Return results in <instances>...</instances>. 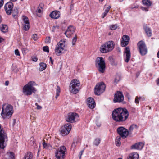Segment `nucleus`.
<instances>
[{
	"label": "nucleus",
	"mask_w": 159,
	"mask_h": 159,
	"mask_svg": "<svg viewBox=\"0 0 159 159\" xmlns=\"http://www.w3.org/2000/svg\"><path fill=\"white\" fill-rule=\"evenodd\" d=\"M129 116L128 111L125 108H118L114 109L112 112V118L116 122L125 121Z\"/></svg>",
	"instance_id": "f257e3e1"
},
{
	"label": "nucleus",
	"mask_w": 159,
	"mask_h": 159,
	"mask_svg": "<svg viewBox=\"0 0 159 159\" xmlns=\"http://www.w3.org/2000/svg\"><path fill=\"white\" fill-rule=\"evenodd\" d=\"M37 85L34 81H30L25 85L23 88V91L26 95H30L32 93H34L36 91V89L34 86Z\"/></svg>",
	"instance_id": "f03ea898"
},
{
	"label": "nucleus",
	"mask_w": 159,
	"mask_h": 159,
	"mask_svg": "<svg viewBox=\"0 0 159 159\" xmlns=\"http://www.w3.org/2000/svg\"><path fill=\"white\" fill-rule=\"evenodd\" d=\"M13 112V107L12 106L4 104L3 105L1 115L4 119L9 118L11 116Z\"/></svg>",
	"instance_id": "7ed1b4c3"
},
{
	"label": "nucleus",
	"mask_w": 159,
	"mask_h": 159,
	"mask_svg": "<svg viewBox=\"0 0 159 159\" xmlns=\"http://www.w3.org/2000/svg\"><path fill=\"white\" fill-rule=\"evenodd\" d=\"M80 83L78 80H72L70 82L69 86L70 92L74 94L77 93L80 90Z\"/></svg>",
	"instance_id": "20e7f679"
},
{
	"label": "nucleus",
	"mask_w": 159,
	"mask_h": 159,
	"mask_svg": "<svg viewBox=\"0 0 159 159\" xmlns=\"http://www.w3.org/2000/svg\"><path fill=\"white\" fill-rule=\"evenodd\" d=\"M114 44L112 41H109L104 43L100 48V51L102 53H107L110 52L114 48Z\"/></svg>",
	"instance_id": "39448f33"
},
{
	"label": "nucleus",
	"mask_w": 159,
	"mask_h": 159,
	"mask_svg": "<svg viewBox=\"0 0 159 159\" xmlns=\"http://www.w3.org/2000/svg\"><path fill=\"white\" fill-rule=\"evenodd\" d=\"M96 66L98 71L103 73L105 70L106 65L105 61L102 57H98L96 60Z\"/></svg>",
	"instance_id": "423d86ee"
},
{
	"label": "nucleus",
	"mask_w": 159,
	"mask_h": 159,
	"mask_svg": "<svg viewBox=\"0 0 159 159\" xmlns=\"http://www.w3.org/2000/svg\"><path fill=\"white\" fill-rule=\"evenodd\" d=\"M105 88V85L103 82L98 83L95 88V94L97 95H100L104 91Z\"/></svg>",
	"instance_id": "0eeeda50"
},
{
	"label": "nucleus",
	"mask_w": 159,
	"mask_h": 159,
	"mask_svg": "<svg viewBox=\"0 0 159 159\" xmlns=\"http://www.w3.org/2000/svg\"><path fill=\"white\" fill-rule=\"evenodd\" d=\"M72 128L71 124L68 123L66 124L60 129V133L63 136H65L68 135L71 130Z\"/></svg>",
	"instance_id": "6e6552de"
},
{
	"label": "nucleus",
	"mask_w": 159,
	"mask_h": 159,
	"mask_svg": "<svg viewBox=\"0 0 159 159\" xmlns=\"http://www.w3.org/2000/svg\"><path fill=\"white\" fill-rule=\"evenodd\" d=\"M66 151V149L65 146H61L57 150L56 153V157L57 159H63Z\"/></svg>",
	"instance_id": "1a4fd4ad"
},
{
	"label": "nucleus",
	"mask_w": 159,
	"mask_h": 159,
	"mask_svg": "<svg viewBox=\"0 0 159 159\" xmlns=\"http://www.w3.org/2000/svg\"><path fill=\"white\" fill-rule=\"evenodd\" d=\"M138 50L142 55H145L147 52V50L145 43L141 41L137 43Z\"/></svg>",
	"instance_id": "9d476101"
},
{
	"label": "nucleus",
	"mask_w": 159,
	"mask_h": 159,
	"mask_svg": "<svg viewBox=\"0 0 159 159\" xmlns=\"http://www.w3.org/2000/svg\"><path fill=\"white\" fill-rule=\"evenodd\" d=\"M79 120V116L77 114L75 113L70 112L68 114L66 121L68 122L73 123Z\"/></svg>",
	"instance_id": "9b49d317"
},
{
	"label": "nucleus",
	"mask_w": 159,
	"mask_h": 159,
	"mask_svg": "<svg viewBox=\"0 0 159 159\" xmlns=\"http://www.w3.org/2000/svg\"><path fill=\"white\" fill-rule=\"evenodd\" d=\"M65 41L61 40L57 45L55 48V52L57 55L59 56L62 53L65 46Z\"/></svg>",
	"instance_id": "f8f14e48"
},
{
	"label": "nucleus",
	"mask_w": 159,
	"mask_h": 159,
	"mask_svg": "<svg viewBox=\"0 0 159 159\" xmlns=\"http://www.w3.org/2000/svg\"><path fill=\"white\" fill-rule=\"evenodd\" d=\"M118 134L122 138H126L128 134L129 131L123 127H120L117 129Z\"/></svg>",
	"instance_id": "ddd939ff"
},
{
	"label": "nucleus",
	"mask_w": 159,
	"mask_h": 159,
	"mask_svg": "<svg viewBox=\"0 0 159 159\" xmlns=\"http://www.w3.org/2000/svg\"><path fill=\"white\" fill-rule=\"evenodd\" d=\"M124 100V96L121 92L117 91L115 94L114 101L115 102H120Z\"/></svg>",
	"instance_id": "4468645a"
},
{
	"label": "nucleus",
	"mask_w": 159,
	"mask_h": 159,
	"mask_svg": "<svg viewBox=\"0 0 159 159\" xmlns=\"http://www.w3.org/2000/svg\"><path fill=\"white\" fill-rule=\"evenodd\" d=\"M13 8V5L11 2H9L5 4L4 8L6 13L8 15H10Z\"/></svg>",
	"instance_id": "2eb2a0df"
},
{
	"label": "nucleus",
	"mask_w": 159,
	"mask_h": 159,
	"mask_svg": "<svg viewBox=\"0 0 159 159\" xmlns=\"http://www.w3.org/2000/svg\"><path fill=\"white\" fill-rule=\"evenodd\" d=\"M124 53L125 61L126 62H128L130 60L131 56L130 49L129 47H126L125 48Z\"/></svg>",
	"instance_id": "dca6fc26"
},
{
	"label": "nucleus",
	"mask_w": 159,
	"mask_h": 159,
	"mask_svg": "<svg viewBox=\"0 0 159 159\" xmlns=\"http://www.w3.org/2000/svg\"><path fill=\"white\" fill-rule=\"evenodd\" d=\"M75 32V28L72 26L70 25L65 32V34L67 37L70 38Z\"/></svg>",
	"instance_id": "f3484780"
},
{
	"label": "nucleus",
	"mask_w": 159,
	"mask_h": 159,
	"mask_svg": "<svg viewBox=\"0 0 159 159\" xmlns=\"http://www.w3.org/2000/svg\"><path fill=\"white\" fill-rule=\"evenodd\" d=\"M122 39V40L121 42V46L125 47L128 44L130 38L127 35H124L123 36Z\"/></svg>",
	"instance_id": "a211bd4d"
},
{
	"label": "nucleus",
	"mask_w": 159,
	"mask_h": 159,
	"mask_svg": "<svg viewBox=\"0 0 159 159\" xmlns=\"http://www.w3.org/2000/svg\"><path fill=\"white\" fill-rule=\"evenodd\" d=\"M88 105L89 107L91 109L94 108L95 106V103L93 98L89 97L88 98Z\"/></svg>",
	"instance_id": "6ab92c4d"
},
{
	"label": "nucleus",
	"mask_w": 159,
	"mask_h": 159,
	"mask_svg": "<svg viewBox=\"0 0 159 159\" xmlns=\"http://www.w3.org/2000/svg\"><path fill=\"white\" fill-rule=\"evenodd\" d=\"M144 146V144L141 142H139L132 145L131 147V149L141 150Z\"/></svg>",
	"instance_id": "aec40b11"
},
{
	"label": "nucleus",
	"mask_w": 159,
	"mask_h": 159,
	"mask_svg": "<svg viewBox=\"0 0 159 159\" xmlns=\"http://www.w3.org/2000/svg\"><path fill=\"white\" fill-rule=\"evenodd\" d=\"M60 16V13L59 11H53L49 15V16L52 18L57 19L59 18Z\"/></svg>",
	"instance_id": "412c9836"
},
{
	"label": "nucleus",
	"mask_w": 159,
	"mask_h": 159,
	"mask_svg": "<svg viewBox=\"0 0 159 159\" xmlns=\"http://www.w3.org/2000/svg\"><path fill=\"white\" fill-rule=\"evenodd\" d=\"M3 159H14V154L12 152H8Z\"/></svg>",
	"instance_id": "4be33fe9"
},
{
	"label": "nucleus",
	"mask_w": 159,
	"mask_h": 159,
	"mask_svg": "<svg viewBox=\"0 0 159 159\" xmlns=\"http://www.w3.org/2000/svg\"><path fill=\"white\" fill-rule=\"evenodd\" d=\"M138 154L136 152H133L129 154L127 159H138Z\"/></svg>",
	"instance_id": "5701e85b"
},
{
	"label": "nucleus",
	"mask_w": 159,
	"mask_h": 159,
	"mask_svg": "<svg viewBox=\"0 0 159 159\" xmlns=\"http://www.w3.org/2000/svg\"><path fill=\"white\" fill-rule=\"evenodd\" d=\"M79 142V139L77 138H75L73 139V142L71 145V149L74 150L77 144Z\"/></svg>",
	"instance_id": "b1692460"
},
{
	"label": "nucleus",
	"mask_w": 159,
	"mask_h": 159,
	"mask_svg": "<svg viewBox=\"0 0 159 159\" xmlns=\"http://www.w3.org/2000/svg\"><path fill=\"white\" fill-rule=\"evenodd\" d=\"M145 30L148 36L150 37L152 36V31L150 28L146 27L145 29Z\"/></svg>",
	"instance_id": "393cba45"
},
{
	"label": "nucleus",
	"mask_w": 159,
	"mask_h": 159,
	"mask_svg": "<svg viewBox=\"0 0 159 159\" xmlns=\"http://www.w3.org/2000/svg\"><path fill=\"white\" fill-rule=\"evenodd\" d=\"M32 154L31 152H29L25 155L24 159H32Z\"/></svg>",
	"instance_id": "a878e982"
},
{
	"label": "nucleus",
	"mask_w": 159,
	"mask_h": 159,
	"mask_svg": "<svg viewBox=\"0 0 159 159\" xmlns=\"http://www.w3.org/2000/svg\"><path fill=\"white\" fill-rule=\"evenodd\" d=\"M40 68L39 70L40 71H43L46 68L47 65L45 63H41L39 64Z\"/></svg>",
	"instance_id": "bb28decb"
},
{
	"label": "nucleus",
	"mask_w": 159,
	"mask_h": 159,
	"mask_svg": "<svg viewBox=\"0 0 159 159\" xmlns=\"http://www.w3.org/2000/svg\"><path fill=\"white\" fill-rule=\"evenodd\" d=\"M121 139V137L120 136H117L115 142L116 145L117 146H119L120 145L121 142L120 140Z\"/></svg>",
	"instance_id": "cd10ccee"
},
{
	"label": "nucleus",
	"mask_w": 159,
	"mask_h": 159,
	"mask_svg": "<svg viewBox=\"0 0 159 159\" xmlns=\"http://www.w3.org/2000/svg\"><path fill=\"white\" fill-rule=\"evenodd\" d=\"M142 2L144 5L148 7L152 4V2L149 0H143Z\"/></svg>",
	"instance_id": "c85d7f7f"
},
{
	"label": "nucleus",
	"mask_w": 159,
	"mask_h": 159,
	"mask_svg": "<svg viewBox=\"0 0 159 159\" xmlns=\"http://www.w3.org/2000/svg\"><path fill=\"white\" fill-rule=\"evenodd\" d=\"M1 31L3 32H6L7 31L8 27L7 25H2L0 27Z\"/></svg>",
	"instance_id": "c756f323"
},
{
	"label": "nucleus",
	"mask_w": 159,
	"mask_h": 159,
	"mask_svg": "<svg viewBox=\"0 0 159 159\" xmlns=\"http://www.w3.org/2000/svg\"><path fill=\"white\" fill-rule=\"evenodd\" d=\"M101 140V139L99 138H96L95 139L93 142V144L97 146L100 144Z\"/></svg>",
	"instance_id": "7c9ffc66"
},
{
	"label": "nucleus",
	"mask_w": 159,
	"mask_h": 159,
	"mask_svg": "<svg viewBox=\"0 0 159 159\" xmlns=\"http://www.w3.org/2000/svg\"><path fill=\"white\" fill-rule=\"evenodd\" d=\"M43 148L46 149H48L52 148L51 146L49 144L47 143L44 141L43 143Z\"/></svg>",
	"instance_id": "2f4dec72"
},
{
	"label": "nucleus",
	"mask_w": 159,
	"mask_h": 159,
	"mask_svg": "<svg viewBox=\"0 0 159 159\" xmlns=\"http://www.w3.org/2000/svg\"><path fill=\"white\" fill-rule=\"evenodd\" d=\"M11 13H12V16L14 17H15L18 14V10L17 8H14L13 10H12Z\"/></svg>",
	"instance_id": "473e14b6"
},
{
	"label": "nucleus",
	"mask_w": 159,
	"mask_h": 159,
	"mask_svg": "<svg viewBox=\"0 0 159 159\" xmlns=\"http://www.w3.org/2000/svg\"><path fill=\"white\" fill-rule=\"evenodd\" d=\"M23 20L24 24H29V22L28 18L25 16H23Z\"/></svg>",
	"instance_id": "72a5a7b5"
},
{
	"label": "nucleus",
	"mask_w": 159,
	"mask_h": 159,
	"mask_svg": "<svg viewBox=\"0 0 159 159\" xmlns=\"http://www.w3.org/2000/svg\"><path fill=\"white\" fill-rule=\"evenodd\" d=\"M118 27L117 24L111 25L109 26L110 29L111 30H113L116 29Z\"/></svg>",
	"instance_id": "f704fd0d"
},
{
	"label": "nucleus",
	"mask_w": 159,
	"mask_h": 159,
	"mask_svg": "<svg viewBox=\"0 0 159 159\" xmlns=\"http://www.w3.org/2000/svg\"><path fill=\"white\" fill-rule=\"evenodd\" d=\"M60 92V89L59 87L58 86H57V89H56V98H57V97L59 96V93Z\"/></svg>",
	"instance_id": "c9c22d12"
},
{
	"label": "nucleus",
	"mask_w": 159,
	"mask_h": 159,
	"mask_svg": "<svg viewBox=\"0 0 159 159\" xmlns=\"http://www.w3.org/2000/svg\"><path fill=\"white\" fill-rule=\"evenodd\" d=\"M23 29L25 30H28L29 28H30V24H23Z\"/></svg>",
	"instance_id": "e433bc0d"
},
{
	"label": "nucleus",
	"mask_w": 159,
	"mask_h": 159,
	"mask_svg": "<svg viewBox=\"0 0 159 159\" xmlns=\"http://www.w3.org/2000/svg\"><path fill=\"white\" fill-rule=\"evenodd\" d=\"M77 40V35L75 34V36L73 38L72 40V43L73 45L75 44V43Z\"/></svg>",
	"instance_id": "4c0bfd02"
},
{
	"label": "nucleus",
	"mask_w": 159,
	"mask_h": 159,
	"mask_svg": "<svg viewBox=\"0 0 159 159\" xmlns=\"http://www.w3.org/2000/svg\"><path fill=\"white\" fill-rule=\"evenodd\" d=\"M137 125H132L129 128V130L130 131H132L134 128H137Z\"/></svg>",
	"instance_id": "58836bf2"
},
{
	"label": "nucleus",
	"mask_w": 159,
	"mask_h": 159,
	"mask_svg": "<svg viewBox=\"0 0 159 159\" xmlns=\"http://www.w3.org/2000/svg\"><path fill=\"white\" fill-rule=\"evenodd\" d=\"M43 49L44 52H46L47 53L49 52V49L48 47V46H44L43 47Z\"/></svg>",
	"instance_id": "ea45409f"
},
{
	"label": "nucleus",
	"mask_w": 159,
	"mask_h": 159,
	"mask_svg": "<svg viewBox=\"0 0 159 159\" xmlns=\"http://www.w3.org/2000/svg\"><path fill=\"white\" fill-rule=\"evenodd\" d=\"M51 42V38L50 37H47L46 38L45 42L46 43H49Z\"/></svg>",
	"instance_id": "a19ab883"
},
{
	"label": "nucleus",
	"mask_w": 159,
	"mask_h": 159,
	"mask_svg": "<svg viewBox=\"0 0 159 159\" xmlns=\"http://www.w3.org/2000/svg\"><path fill=\"white\" fill-rule=\"evenodd\" d=\"M32 38L34 41L37 40L38 39L37 35L36 34H34L32 36Z\"/></svg>",
	"instance_id": "79ce46f5"
},
{
	"label": "nucleus",
	"mask_w": 159,
	"mask_h": 159,
	"mask_svg": "<svg viewBox=\"0 0 159 159\" xmlns=\"http://www.w3.org/2000/svg\"><path fill=\"white\" fill-rule=\"evenodd\" d=\"M108 12V10H106L105 9V12L103 14V16H102V18H104L106 16Z\"/></svg>",
	"instance_id": "37998d69"
},
{
	"label": "nucleus",
	"mask_w": 159,
	"mask_h": 159,
	"mask_svg": "<svg viewBox=\"0 0 159 159\" xmlns=\"http://www.w3.org/2000/svg\"><path fill=\"white\" fill-rule=\"evenodd\" d=\"M141 9L143 11H148V7H141Z\"/></svg>",
	"instance_id": "c03bdc74"
},
{
	"label": "nucleus",
	"mask_w": 159,
	"mask_h": 159,
	"mask_svg": "<svg viewBox=\"0 0 159 159\" xmlns=\"http://www.w3.org/2000/svg\"><path fill=\"white\" fill-rule=\"evenodd\" d=\"M140 98H139L138 97H136L135 100V103L137 104L139 103V100L140 99Z\"/></svg>",
	"instance_id": "a18cd8bd"
},
{
	"label": "nucleus",
	"mask_w": 159,
	"mask_h": 159,
	"mask_svg": "<svg viewBox=\"0 0 159 159\" xmlns=\"http://www.w3.org/2000/svg\"><path fill=\"white\" fill-rule=\"evenodd\" d=\"M15 54L17 56H20L19 52L18 49H16L15 50Z\"/></svg>",
	"instance_id": "49530a36"
},
{
	"label": "nucleus",
	"mask_w": 159,
	"mask_h": 159,
	"mask_svg": "<svg viewBox=\"0 0 159 159\" xmlns=\"http://www.w3.org/2000/svg\"><path fill=\"white\" fill-rule=\"evenodd\" d=\"M84 149L83 150H81L80 153H79V157H80V159L81 158V156L82 155V154H83V152L84 150Z\"/></svg>",
	"instance_id": "de8ad7c7"
},
{
	"label": "nucleus",
	"mask_w": 159,
	"mask_h": 159,
	"mask_svg": "<svg viewBox=\"0 0 159 159\" xmlns=\"http://www.w3.org/2000/svg\"><path fill=\"white\" fill-rule=\"evenodd\" d=\"M35 105L36 106H37V109H38V110L42 108V107L40 106L37 103H36Z\"/></svg>",
	"instance_id": "09e8293b"
},
{
	"label": "nucleus",
	"mask_w": 159,
	"mask_h": 159,
	"mask_svg": "<svg viewBox=\"0 0 159 159\" xmlns=\"http://www.w3.org/2000/svg\"><path fill=\"white\" fill-rule=\"evenodd\" d=\"M32 60L34 62H36L38 60V59L36 57H34L32 58Z\"/></svg>",
	"instance_id": "8fccbe9b"
},
{
	"label": "nucleus",
	"mask_w": 159,
	"mask_h": 159,
	"mask_svg": "<svg viewBox=\"0 0 159 159\" xmlns=\"http://www.w3.org/2000/svg\"><path fill=\"white\" fill-rule=\"evenodd\" d=\"M3 4V0H0V7H2Z\"/></svg>",
	"instance_id": "3c124183"
},
{
	"label": "nucleus",
	"mask_w": 159,
	"mask_h": 159,
	"mask_svg": "<svg viewBox=\"0 0 159 159\" xmlns=\"http://www.w3.org/2000/svg\"><path fill=\"white\" fill-rule=\"evenodd\" d=\"M126 96L129 99H130V96L129 93H126Z\"/></svg>",
	"instance_id": "603ef678"
},
{
	"label": "nucleus",
	"mask_w": 159,
	"mask_h": 159,
	"mask_svg": "<svg viewBox=\"0 0 159 159\" xmlns=\"http://www.w3.org/2000/svg\"><path fill=\"white\" fill-rule=\"evenodd\" d=\"M37 11L39 13H40L41 12V10L40 9H38L37 10Z\"/></svg>",
	"instance_id": "864d4df0"
},
{
	"label": "nucleus",
	"mask_w": 159,
	"mask_h": 159,
	"mask_svg": "<svg viewBox=\"0 0 159 159\" xmlns=\"http://www.w3.org/2000/svg\"><path fill=\"white\" fill-rule=\"evenodd\" d=\"M111 8V6H108L107 8L106 9V10H108V11H109V10L110 9V8Z\"/></svg>",
	"instance_id": "5fc2aeb1"
},
{
	"label": "nucleus",
	"mask_w": 159,
	"mask_h": 159,
	"mask_svg": "<svg viewBox=\"0 0 159 159\" xmlns=\"http://www.w3.org/2000/svg\"><path fill=\"white\" fill-rule=\"evenodd\" d=\"M120 79L117 80L116 78L115 80V82L117 83V82L119 81L120 80Z\"/></svg>",
	"instance_id": "6e6d98bb"
},
{
	"label": "nucleus",
	"mask_w": 159,
	"mask_h": 159,
	"mask_svg": "<svg viewBox=\"0 0 159 159\" xmlns=\"http://www.w3.org/2000/svg\"><path fill=\"white\" fill-rule=\"evenodd\" d=\"M50 60H51V64H53V60H52V58H51V57H50Z\"/></svg>",
	"instance_id": "4d7b16f0"
},
{
	"label": "nucleus",
	"mask_w": 159,
	"mask_h": 159,
	"mask_svg": "<svg viewBox=\"0 0 159 159\" xmlns=\"http://www.w3.org/2000/svg\"><path fill=\"white\" fill-rule=\"evenodd\" d=\"M157 85H159V78L157 80Z\"/></svg>",
	"instance_id": "13d9d810"
},
{
	"label": "nucleus",
	"mask_w": 159,
	"mask_h": 159,
	"mask_svg": "<svg viewBox=\"0 0 159 159\" xmlns=\"http://www.w3.org/2000/svg\"><path fill=\"white\" fill-rule=\"evenodd\" d=\"M8 83H9V82L8 81H6L5 84L6 85H8Z\"/></svg>",
	"instance_id": "bf43d9fd"
},
{
	"label": "nucleus",
	"mask_w": 159,
	"mask_h": 159,
	"mask_svg": "<svg viewBox=\"0 0 159 159\" xmlns=\"http://www.w3.org/2000/svg\"><path fill=\"white\" fill-rule=\"evenodd\" d=\"M3 39L0 37V43L2 42Z\"/></svg>",
	"instance_id": "052dcab7"
},
{
	"label": "nucleus",
	"mask_w": 159,
	"mask_h": 159,
	"mask_svg": "<svg viewBox=\"0 0 159 159\" xmlns=\"http://www.w3.org/2000/svg\"><path fill=\"white\" fill-rule=\"evenodd\" d=\"M55 28V26H53V27H52V29H53V30H52L53 31H54V29Z\"/></svg>",
	"instance_id": "680f3d73"
},
{
	"label": "nucleus",
	"mask_w": 159,
	"mask_h": 159,
	"mask_svg": "<svg viewBox=\"0 0 159 159\" xmlns=\"http://www.w3.org/2000/svg\"><path fill=\"white\" fill-rule=\"evenodd\" d=\"M157 57L159 58V51L157 53Z\"/></svg>",
	"instance_id": "e2e57ef3"
},
{
	"label": "nucleus",
	"mask_w": 159,
	"mask_h": 159,
	"mask_svg": "<svg viewBox=\"0 0 159 159\" xmlns=\"http://www.w3.org/2000/svg\"><path fill=\"white\" fill-rule=\"evenodd\" d=\"M1 17L0 16V23H1Z\"/></svg>",
	"instance_id": "0e129e2a"
},
{
	"label": "nucleus",
	"mask_w": 159,
	"mask_h": 159,
	"mask_svg": "<svg viewBox=\"0 0 159 159\" xmlns=\"http://www.w3.org/2000/svg\"><path fill=\"white\" fill-rule=\"evenodd\" d=\"M10 0L12 2H15V1H16L17 0Z\"/></svg>",
	"instance_id": "69168bd1"
},
{
	"label": "nucleus",
	"mask_w": 159,
	"mask_h": 159,
	"mask_svg": "<svg viewBox=\"0 0 159 159\" xmlns=\"http://www.w3.org/2000/svg\"><path fill=\"white\" fill-rule=\"evenodd\" d=\"M13 120H14V124H15V123L16 122V120L15 119H14Z\"/></svg>",
	"instance_id": "338daca9"
},
{
	"label": "nucleus",
	"mask_w": 159,
	"mask_h": 159,
	"mask_svg": "<svg viewBox=\"0 0 159 159\" xmlns=\"http://www.w3.org/2000/svg\"><path fill=\"white\" fill-rule=\"evenodd\" d=\"M100 1H101V2H102L104 0H99Z\"/></svg>",
	"instance_id": "774afa93"
}]
</instances>
